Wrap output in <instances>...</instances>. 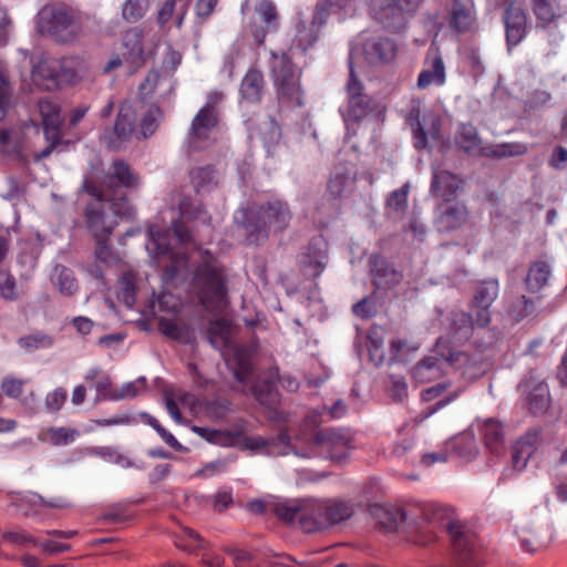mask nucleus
Here are the masks:
<instances>
[{
    "instance_id": "obj_1",
    "label": "nucleus",
    "mask_w": 567,
    "mask_h": 567,
    "mask_svg": "<svg viewBox=\"0 0 567 567\" xmlns=\"http://www.w3.org/2000/svg\"><path fill=\"white\" fill-rule=\"evenodd\" d=\"M189 240L188 229L181 221H175L172 230L152 225L146 250L157 260L165 285L175 287L189 280L203 307L207 311H219L228 305L224 269L208 251H196L188 257L184 249L175 246Z\"/></svg>"
},
{
    "instance_id": "obj_2",
    "label": "nucleus",
    "mask_w": 567,
    "mask_h": 567,
    "mask_svg": "<svg viewBox=\"0 0 567 567\" xmlns=\"http://www.w3.org/2000/svg\"><path fill=\"white\" fill-rule=\"evenodd\" d=\"M235 218L243 224L247 241L259 245L271 234L285 230L290 224L292 214L286 202L275 199L247 212H239Z\"/></svg>"
},
{
    "instance_id": "obj_3",
    "label": "nucleus",
    "mask_w": 567,
    "mask_h": 567,
    "mask_svg": "<svg viewBox=\"0 0 567 567\" xmlns=\"http://www.w3.org/2000/svg\"><path fill=\"white\" fill-rule=\"evenodd\" d=\"M84 189L94 197L86 207V228L95 240L109 238L116 226V216H128L131 208L125 203L110 202L104 193L97 192V187L85 181Z\"/></svg>"
},
{
    "instance_id": "obj_4",
    "label": "nucleus",
    "mask_w": 567,
    "mask_h": 567,
    "mask_svg": "<svg viewBox=\"0 0 567 567\" xmlns=\"http://www.w3.org/2000/svg\"><path fill=\"white\" fill-rule=\"evenodd\" d=\"M35 20L38 32L60 43L73 42L82 32L79 16L65 6H44Z\"/></svg>"
},
{
    "instance_id": "obj_5",
    "label": "nucleus",
    "mask_w": 567,
    "mask_h": 567,
    "mask_svg": "<svg viewBox=\"0 0 567 567\" xmlns=\"http://www.w3.org/2000/svg\"><path fill=\"white\" fill-rule=\"evenodd\" d=\"M269 69L278 99L285 103L301 106L302 90L299 73L288 53L270 51Z\"/></svg>"
},
{
    "instance_id": "obj_6",
    "label": "nucleus",
    "mask_w": 567,
    "mask_h": 567,
    "mask_svg": "<svg viewBox=\"0 0 567 567\" xmlns=\"http://www.w3.org/2000/svg\"><path fill=\"white\" fill-rule=\"evenodd\" d=\"M219 111L200 107L192 120L186 136L188 155L209 148L217 140L219 130Z\"/></svg>"
},
{
    "instance_id": "obj_7",
    "label": "nucleus",
    "mask_w": 567,
    "mask_h": 567,
    "mask_svg": "<svg viewBox=\"0 0 567 567\" xmlns=\"http://www.w3.org/2000/svg\"><path fill=\"white\" fill-rule=\"evenodd\" d=\"M423 0H371L372 18L389 30L402 29Z\"/></svg>"
},
{
    "instance_id": "obj_8",
    "label": "nucleus",
    "mask_w": 567,
    "mask_h": 567,
    "mask_svg": "<svg viewBox=\"0 0 567 567\" xmlns=\"http://www.w3.org/2000/svg\"><path fill=\"white\" fill-rule=\"evenodd\" d=\"M74 76L75 73L66 60L45 58L32 69V82L47 91L58 89L64 81H70Z\"/></svg>"
},
{
    "instance_id": "obj_9",
    "label": "nucleus",
    "mask_w": 567,
    "mask_h": 567,
    "mask_svg": "<svg viewBox=\"0 0 567 567\" xmlns=\"http://www.w3.org/2000/svg\"><path fill=\"white\" fill-rule=\"evenodd\" d=\"M137 186V177L131 171L128 164L122 159L113 162L103 177L102 186L97 192L104 193L110 202L124 203V194L121 188H134Z\"/></svg>"
},
{
    "instance_id": "obj_10",
    "label": "nucleus",
    "mask_w": 567,
    "mask_h": 567,
    "mask_svg": "<svg viewBox=\"0 0 567 567\" xmlns=\"http://www.w3.org/2000/svg\"><path fill=\"white\" fill-rule=\"evenodd\" d=\"M539 440V431L533 430L522 436L511 451V461L501 473L499 481L506 482L513 480L517 474L522 473L536 450Z\"/></svg>"
},
{
    "instance_id": "obj_11",
    "label": "nucleus",
    "mask_w": 567,
    "mask_h": 567,
    "mask_svg": "<svg viewBox=\"0 0 567 567\" xmlns=\"http://www.w3.org/2000/svg\"><path fill=\"white\" fill-rule=\"evenodd\" d=\"M353 49L350 51L349 55V81L347 83V92H348V106L346 110H341V114L346 122L358 121L363 118L369 110H370V99L368 95L363 94V85L358 80L353 70Z\"/></svg>"
},
{
    "instance_id": "obj_12",
    "label": "nucleus",
    "mask_w": 567,
    "mask_h": 567,
    "mask_svg": "<svg viewBox=\"0 0 567 567\" xmlns=\"http://www.w3.org/2000/svg\"><path fill=\"white\" fill-rule=\"evenodd\" d=\"M329 16L326 2L318 3L316 11L310 19L300 16L295 25L293 45L307 51L318 40L319 30Z\"/></svg>"
},
{
    "instance_id": "obj_13",
    "label": "nucleus",
    "mask_w": 567,
    "mask_h": 567,
    "mask_svg": "<svg viewBox=\"0 0 567 567\" xmlns=\"http://www.w3.org/2000/svg\"><path fill=\"white\" fill-rule=\"evenodd\" d=\"M312 441L330 460L341 462L348 456L351 437L343 430L323 429L316 432Z\"/></svg>"
},
{
    "instance_id": "obj_14",
    "label": "nucleus",
    "mask_w": 567,
    "mask_h": 567,
    "mask_svg": "<svg viewBox=\"0 0 567 567\" xmlns=\"http://www.w3.org/2000/svg\"><path fill=\"white\" fill-rule=\"evenodd\" d=\"M499 295V284L496 279H486L478 282L474 289L472 309L475 313V323L485 327L491 321L489 308Z\"/></svg>"
},
{
    "instance_id": "obj_15",
    "label": "nucleus",
    "mask_w": 567,
    "mask_h": 567,
    "mask_svg": "<svg viewBox=\"0 0 567 567\" xmlns=\"http://www.w3.org/2000/svg\"><path fill=\"white\" fill-rule=\"evenodd\" d=\"M243 445L252 452L264 453L269 456L293 453L300 457H310V454L301 453L291 445L290 437L286 432H280L274 440H266L260 436H247L243 439Z\"/></svg>"
},
{
    "instance_id": "obj_16",
    "label": "nucleus",
    "mask_w": 567,
    "mask_h": 567,
    "mask_svg": "<svg viewBox=\"0 0 567 567\" xmlns=\"http://www.w3.org/2000/svg\"><path fill=\"white\" fill-rule=\"evenodd\" d=\"M518 391L526 396V404L532 413L542 414L549 408L548 386L538 375L530 373L518 384Z\"/></svg>"
},
{
    "instance_id": "obj_17",
    "label": "nucleus",
    "mask_w": 567,
    "mask_h": 567,
    "mask_svg": "<svg viewBox=\"0 0 567 567\" xmlns=\"http://www.w3.org/2000/svg\"><path fill=\"white\" fill-rule=\"evenodd\" d=\"M328 243L322 236L313 237L300 255L299 264L308 277H318L328 262Z\"/></svg>"
},
{
    "instance_id": "obj_18",
    "label": "nucleus",
    "mask_w": 567,
    "mask_h": 567,
    "mask_svg": "<svg viewBox=\"0 0 567 567\" xmlns=\"http://www.w3.org/2000/svg\"><path fill=\"white\" fill-rule=\"evenodd\" d=\"M135 114L131 105L123 104L111 131H105L102 138L111 150L121 148L134 132Z\"/></svg>"
},
{
    "instance_id": "obj_19",
    "label": "nucleus",
    "mask_w": 567,
    "mask_h": 567,
    "mask_svg": "<svg viewBox=\"0 0 567 567\" xmlns=\"http://www.w3.org/2000/svg\"><path fill=\"white\" fill-rule=\"evenodd\" d=\"M321 506L316 511L323 516L319 522H309L308 529H327L348 520L353 515V508L348 503L334 499L320 501Z\"/></svg>"
},
{
    "instance_id": "obj_20",
    "label": "nucleus",
    "mask_w": 567,
    "mask_h": 567,
    "mask_svg": "<svg viewBox=\"0 0 567 567\" xmlns=\"http://www.w3.org/2000/svg\"><path fill=\"white\" fill-rule=\"evenodd\" d=\"M368 512L378 528L389 533L399 530L402 523L408 519L406 511L393 504H373L369 506Z\"/></svg>"
},
{
    "instance_id": "obj_21",
    "label": "nucleus",
    "mask_w": 567,
    "mask_h": 567,
    "mask_svg": "<svg viewBox=\"0 0 567 567\" xmlns=\"http://www.w3.org/2000/svg\"><path fill=\"white\" fill-rule=\"evenodd\" d=\"M361 52L368 64L383 65L393 60L396 45L390 38L371 37L362 43Z\"/></svg>"
},
{
    "instance_id": "obj_22",
    "label": "nucleus",
    "mask_w": 567,
    "mask_h": 567,
    "mask_svg": "<svg viewBox=\"0 0 567 567\" xmlns=\"http://www.w3.org/2000/svg\"><path fill=\"white\" fill-rule=\"evenodd\" d=\"M472 427L477 429L491 455L499 456L503 453L505 449V432L503 424L498 420L492 417L477 419L472 424Z\"/></svg>"
},
{
    "instance_id": "obj_23",
    "label": "nucleus",
    "mask_w": 567,
    "mask_h": 567,
    "mask_svg": "<svg viewBox=\"0 0 567 567\" xmlns=\"http://www.w3.org/2000/svg\"><path fill=\"white\" fill-rule=\"evenodd\" d=\"M467 219L466 207L461 203H443L436 209L435 225L440 231H452Z\"/></svg>"
},
{
    "instance_id": "obj_24",
    "label": "nucleus",
    "mask_w": 567,
    "mask_h": 567,
    "mask_svg": "<svg viewBox=\"0 0 567 567\" xmlns=\"http://www.w3.org/2000/svg\"><path fill=\"white\" fill-rule=\"evenodd\" d=\"M445 80L446 73L442 56L437 51H430L425 60L424 69L419 75L417 87L425 90L431 85L441 86L445 83Z\"/></svg>"
},
{
    "instance_id": "obj_25",
    "label": "nucleus",
    "mask_w": 567,
    "mask_h": 567,
    "mask_svg": "<svg viewBox=\"0 0 567 567\" xmlns=\"http://www.w3.org/2000/svg\"><path fill=\"white\" fill-rule=\"evenodd\" d=\"M475 22L474 3L472 0H453L449 10V24L457 32H465Z\"/></svg>"
},
{
    "instance_id": "obj_26",
    "label": "nucleus",
    "mask_w": 567,
    "mask_h": 567,
    "mask_svg": "<svg viewBox=\"0 0 567 567\" xmlns=\"http://www.w3.org/2000/svg\"><path fill=\"white\" fill-rule=\"evenodd\" d=\"M354 186V172L350 165L336 166L328 181L327 190L333 198L348 196Z\"/></svg>"
},
{
    "instance_id": "obj_27",
    "label": "nucleus",
    "mask_w": 567,
    "mask_h": 567,
    "mask_svg": "<svg viewBox=\"0 0 567 567\" xmlns=\"http://www.w3.org/2000/svg\"><path fill=\"white\" fill-rule=\"evenodd\" d=\"M39 112L42 117V125L45 138H61L62 116L60 106L48 100L42 99L39 101Z\"/></svg>"
},
{
    "instance_id": "obj_28",
    "label": "nucleus",
    "mask_w": 567,
    "mask_h": 567,
    "mask_svg": "<svg viewBox=\"0 0 567 567\" xmlns=\"http://www.w3.org/2000/svg\"><path fill=\"white\" fill-rule=\"evenodd\" d=\"M503 20L506 29L507 43L509 45L518 44L525 35L526 16L524 10L518 6L509 4Z\"/></svg>"
},
{
    "instance_id": "obj_29",
    "label": "nucleus",
    "mask_w": 567,
    "mask_h": 567,
    "mask_svg": "<svg viewBox=\"0 0 567 567\" xmlns=\"http://www.w3.org/2000/svg\"><path fill=\"white\" fill-rule=\"evenodd\" d=\"M278 379V370H270L268 375L256 381L252 385V395L262 405L272 408L279 401V394L276 389V380Z\"/></svg>"
},
{
    "instance_id": "obj_30",
    "label": "nucleus",
    "mask_w": 567,
    "mask_h": 567,
    "mask_svg": "<svg viewBox=\"0 0 567 567\" xmlns=\"http://www.w3.org/2000/svg\"><path fill=\"white\" fill-rule=\"evenodd\" d=\"M443 362L435 355L422 359L412 370V377L416 382L424 383L439 379L443 372Z\"/></svg>"
},
{
    "instance_id": "obj_31",
    "label": "nucleus",
    "mask_w": 567,
    "mask_h": 567,
    "mask_svg": "<svg viewBox=\"0 0 567 567\" xmlns=\"http://www.w3.org/2000/svg\"><path fill=\"white\" fill-rule=\"evenodd\" d=\"M461 184L460 178L447 172L435 169L433 173V181L431 190L439 197L449 199L450 196L454 195Z\"/></svg>"
},
{
    "instance_id": "obj_32",
    "label": "nucleus",
    "mask_w": 567,
    "mask_h": 567,
    "mask_svg": "<svg viewBox=\"0 0 567 567\" xmlns=\"http://www.w3.org/2000/svg\"><path fill=\"white\" fill-rule=\"evenodd\" d=\"M455 143L460 150L471 155L482 153V141L477 130L471 124H462L455 135Z\"/></svg>"
},
{
    "instance_id": "obj_33",
    "label": "nucleus",
    "mask_w": 567,
    "mask_h": 567,
    "mask_svg": "<svg viewBox=\"0 0 567 567\" xmlns=\"http://www.w3.org/2000/svg\"><path fill=\"white\" fill-rule=\"evenodd\" d=\"M189 176L198 194L209 193L219 182L218 173L210 165L193 168Z\"/></svg>"
},
{
    "instance_id": "obj_34",
    "label": "nucleus",
    "mask_w": 567,
    "mask_h": 567,
    "mask_svg": "<svg viewBox=\"0 0 567 567\" xmlns=\"http://www.w3.org/2000/svg\"><path fill=\"white\" fill-rule=\"evenodd\" d=\"M51 282L65 297H71L79 290L73 271L63 265H56L51 272Z\"/></svg>"
},
{
    "instance_id": "obj_35",
    "label": "nucleus",
    "mask_w": 567,
    "mask_h": 567,
    "mask_svg": "<svg viewBox=\"0 0 567 567\" xmlns=\"http://www.w3.org/2000/svg\"><path fill=\"white\" fill-rule=\"evenodd\" d=\"M415 114V124H411L414 130V137H415V147L417 148H424L427 144V136H431L432 138L439 137L440 132V120L435 115H430L429 120L431 122V127L425 128V122L422 124L419 120V111L412 110L411 111V117Z\"/></svg>"
},
{
    "instance_id": "obj_36",
    "label": "nucleus",
    "mask_w": 567,
    "mask_h": 567,
    "mask_svg": "<svg viewBox=\"0 0 567 567\" xmlns=\"http://www.w3.org/2000/svg\"><path fill=\"white\" fill-rule=\"evenodd\" d=\"M260 138L269 156L274 155L275 147L279 144L280 127L271 117H264L257 126Z\"/></svg>"
},
{
    "instance_id": "obj_37",
    "label": "nucleus",
    "mask_w": 567,
    "mask_h": 567,
    "mask_svg": "<svg viewBox=\"0 0 567 567\" xmlns=\"http://www.w3.org/2000/svg\"><path fill=\"white\" fill-rule=\"evenodd\" d=\"M264 78L259 71L250 70L241 81L240 91L248 102L256 103L261 99Z\"/></svg>"
},
{
    "instance_id": "obj_38",
    "label": "nucleus",
    "mask_w": 567,
    "mask_h": 567,
    "mask_svg": "<svg viewBox=\"0 0 567 567\" xmlns=\"http://www.w3.org/2000/svg\"><path fill=\"white\" fill-rule=\"evenodd\" d=\"M208 340L210 344L223 350L231 347V327L226 320H215L208 328Z\"/></svg>"
},
{
    "instance_id": "obj_39",
    "label": "nucleus",
    "mask_w": 567,
    "mask_h": 567,
    "mask_svg": "<svg viewBox=\"0 0 567 567\" xmlns=\"http://www.w3.org/2000/svg\"><path fill=\"white\" fill-rule=\"evenodd\" d=\"M79 436V432L75 429L60 426L49 427L42 431L38 439L42 442H47L53 446L68 445L75 441Z\"/></svg>"
},
{
    "instance_id": "obj_40",
    "label": "nucleus",
    "mask_w": 567,
    "mask_h": 567,
    "mask_svg": "<svg viewBox=\"0 0 567 567\" xmlns=\"http://www.w3.org/2000/svg\"><path fill=\"white\" fill-rule=\"evenodd\" d=\"M549 276V265L545 261H536L527 274L526 285L528 290L532 292L540 290L547 284Z\"/></svg>"
},
{
    "instance_id": "obj_41",
    "label": "nucleus",
    "mask_w": 567,
    "mask_h": 567,
    "mask_svg": "<svg viewBox=\"0 0 567 567\" xmlns=\"http://www.w3.org/2000/svg\"><path fill=\"white\" fill-rule=\"evenodd\" d=\"M158 328L161 332L164 333L165 336L178 340L181 342L187 343L192 339V334L188 327L173 319L165 317L159 318Z\"/></svg>"
},
{
    "instance_id": "obj_42",
    "label": "nucleus",
    "mask_w": 567,
    "mask_h": 567,
    "mask_svg": "<svg viewBox=\"0 0 567 567\" xmlns=\"http://www.w3.org/2000/svg\"><path fill=\"white\" fill-rule=\"evenodd\" d=\"M443 528L449 533L454 547L462 551L467 549L470 543V534L460 520L449 518L446 523H442Z\"/></svg>"
},
{
    "instance_id": "obj_43",
    "label": "nucleus",
    "mask_w": 567,
    "mask_h": 567,
    "mask_svg": "<svg viewBox=\"0 0 567 567\" xmlns=\"http://www.w3.org/2000/svg\"><path fill=\"white\" fill-rule=\"evenodd\" d=\"M532 8L538 21L546 25L563 16L560 8L555 7L549 0H530Z\"/></svg>"
},
{
    "instance_id": "obj_44",
    "label": "nucleus",
    "mask_w": 567,
    "mask_h": 567,
    "mask_svg": "<svg viewBox=\"0 0 567 567\" xmlns=\"http://www.w3.org/2000/svg\"><path fill=\"white\" fill-rule=\"evenodd\" d=\"M410 184L405 183L401 188L393 190L386 199V208L394 217L403 216L408 207V194Z\"/></svg>"
},
{
    "instance_id": "obj_45",
    "label": "nucleus",
    "mask_w": 567,
    "mask_h": 567,
    "mask_svg": "<svg viewBox=\"0 0 567 567\" xmlns=\"http://www.w3.org/2000/svg\"><path fill=\"white\" fill-rule=\"evenodd\" d=\"M303 505L305 499L280 503L275 505L274 512L279 519L286 523H292L297 519L300 523Z\"/></svg>"
},
{
    "instance_id": "obj_46",
    "label": "nucleus",
    "mask_w": 567,
    "mask_h": 567,
    "mask_svg": "<svg viewBox=\"0 0 567 567\" xmlns=\"http://www.w3.org/2000/svg\"><path fill=\"white\" fill-rule=\"evenodd\" d=\"M13 86L6 66L0 63V120L4 118L12 105Z\"/></svg>"
},
{
    "instance_id": "obj_47",
    "label": "nucleus",
    "mask_w": 567,
    "mask_h": 567,
    "mask_svg": "<svg viewBox=\"0 0 567 567\" xmlns=\"http://www.w3.org/2000/svg\"><path fill=\"white\" fill-rule=\"evenodd\" d=\"M145 378L141 377L135 381L123 384L118 390H113L104 395V399H109L111 401H121V400H130L138 395L141 390L145 385Z\"/></svg>"
},
{
    "instance_id": "obj_48",
    "label": "nucleus",
    "mask_w": 567,
    "mask_h": 567,
    "mask_svg": "<svg viewBox=\"0 0 567 567\" xmlns=\"http://www.w3.org/2000/svg\"><path fill=\"white\" fill-rule=\"evenodd\" d=\"M18 344L28 352L48 349L53 346V338L43 332H34L19 338Z\"/></svg>"
},
{
    "instance_id": "obj_49",
    "label": "nucleus",
    "mask_w": 567,
    "mask_h": 567,
    "mask_svg": "<svg viewBox=\"0 0 567 567\" xmlns=\"http://www.w3.org/2000/svg\"><path fill=\"white\" fill-rule=\"evenodd\" d=\"M193 431L197 433L199 436L206 439L208 442L221 446L233 445L237 441V436L228 432L199 426H194Z\"/></svg>"
},
{
    "instance_id": "obj_50",
    "label": "nucleus",
    "mask_w": 567,
    "mask_h": 567,
    "mask_svg": "<svg viewBox=\"0 0 567 567\" xmlns=\"http://www.w3.org/2000/svg\"><path fill=\"white\" fill-rule=\"evenodd\" d=\"M473 323L474 321L472 317L464 311H453L450 315L451 329L460 338H468L473 328Z\"/></svg>"
},
{
    "instance_id": "obj_51",
    "label": "nucleus",
    "mask_w": 567,
    "mask_h": 567,
    "mask_svg": "<svg viewBox=\"0 0 567 567\" xmlns=\"http://www.w3.org/2000/svg\"><path fill=\"white\" fill-rule=\"evenodd\" d=\"M123 45L127 49L128 58L133 61H140L143 55L142 35L137 29L128 30L123 38Z\"/></svg>"
},
{
    "instance_id": "obj_52",
    "label": "nucleus",
    "mask_w": 567,
    "mask_h": 567,
    "mask_svg": "<svg viewBox=\"0 0 567 567\" xmlns=\"http://www.w3.org/2000/svg\"><path fill=\"white\" fill-rule=\"evenodd\" d=\"M258 20L265 24L268 31H272L278 25V14L276 7L268 0L260 1L256 7Z\"/></svg>"
},
{
    "instance_id": "obj_53",
    "label": "nucleus",
    "mask_w": 567,
    "mask_h": 567,
    "mask_svg": "<svg viewBox=\"0 0 567 567\" xmlns=\"http://www.w3.org/2000/svg\"><path fill=\"white\" fill-rule=\"evenodd\" d=\"M148 9V0H126L122 8V17L127 22L142 19Z\"/></svg>"
},
{
    "instance_id": "obj_54",
    "label": "nucleus",
    "mask_w": 567,
    "mask_h": 567,
    "mask_svg": "<svg viewBox=\"0 0 567 567\" xmlns=\"http://www.w3.org/2000/svg\"><path fill=\"white\" fill-rule=\"evenodd\" d=\"M455 453L465 460H473L478 455L480 449L473 437L464 435L452 443Z\"/></svg>"
},
{
    "instance_id": "obj_55",
    "label": "nucleus",
    "mask_w": 567,
    "mask_h": 567,
    "mask_svg": "<svg viewBox=\"0 0 567 567\" xmlns=\"http://www.w3.org/2000/svg\"><path fill=\"white\" fill-rule=\"evenodd\" d=\"M551 100L548 91L535 89L526 93L524 97L525 110L528 112L538 111L545 107Z\"/></svg>"
},
{
    "instance_id": "obj_56",
    "label": "nucleus",
    "mask_w": 567,
    "mask_h": 567,
    "mask_svg": "<svg viewBox=\"0 0 567 567\" xmlns=\"http://www.w3.org/2000/svg\"><path fill=\"white\" fill-rule=\"evenodd\" d=\"M383 334L382 329L373 328L370 330L368 334V349L370 353V359L375 363L380 364L383 361Z\"/></svg>"
},
{
    "instance_id": "obj_57",
    "label": "nucleus",
    "mask_w": 567,
    "mask_h": 567,
    "mask_svg": "<svg viewBox=\"0 0 567 567\" xmlns=\"http://www.w3.org/2000/svg\"><path fill=\"white\" fill-rule=\"evenodd\" d=\"M321 506L320 501H311V499H305V505L301 514V520H300V527L306 533H315L319 532L320 529H308V523L309 522H319L320 518L323 516L321 513L319 514L316 509Z\"/></svg>"
},
{
    "instance_id": "obj_58",
    "label": "nucleus",
    "mask_w": 567,
    "mask_h": 567,
    "mask_svg": "<svg viewBox=\"0 0 567 567\" xmlns=\"http://www.w3.org/2000/svg\"><path fill=\"white\" fill-rule=\"evenodd\" d=\"M0 296L9 301H14L20 297L16 278L6 270H0Z\"/></svg>"
},
{
    "instance_id": "obj_59",
    "label": "nucleus",
    "mask_w": 567,
    "mask_h": 567,
    "mask_svg": "<svg viewBox=\"0 0 567 567\" xmlns=\"http://www.w3.org/2000/svg\"><path fill=\"white\" fill-rule=\"evenodd\" d=\"M20 147V136L14 130H4L0 132V152L6 155L18 153Z\"/></svg>"
},
{
    "instance_id": "obj_60",
    "label": "nucleus",
    "mask_w": 567,
    "mask_h": 567,
    "mask_svg": "<svg viewBox=\"0 0 567 567\" xmlns=\"http://www.w3.org/2000/svg\"><path fill=\"white\" fill-rule=\"evenodd\" d=\"M162 118V112L157 106H152L144 115L141 123V133L144 138L154 134Z\"/></svg>"
},
{
    "instance_id": "obj_61",
    "label": "nucleus",
    "mask_w": 567,
    "mask_h": 567,
    "mask_svg": "<svg viewBox=\"0 0 567 567\" xmlns=\"http://www.w3.org/2000/svg\"><path fill=\"white\" fill-rule=\"evenodd\" d=\"M204 539L195 530L185 527L183 534L178 536L176 545L184 550H194L195 548L203 547Z\"/></svg>"
},
{
    "instance_id": "obj_62",
    "label": "nucleus",
    "mask_w": 567,
    "mask_h": 567,
    "mask_svg": "<svg viewBox=\"0 0 567 567\" xmlns=\"http://www.w3.org/2000/svg\"><path fill=\"white\" fill-rule=\"evenodd\" d=\"M375 277L379 278L377 281L378 286H393L401 281L402 275L390 266H382L374 268Z\"/></svg>"
},
{
    "instance_id": "obj_63",
    "label": "nucleus",
    "mask_w": 567,
    "mask_h": 567,
    "mask_svg": "<svg viewBox=\"0 0 567 567\" xmlns=\"http://www.w3.org/2000/svg\"><path fill=\"white\" fill-rule=\"evenodd\" d=\"M4 540L16 546H24L27 544L38 545V540L21 528L6 530L2 534Z\"/></svg>"
},
{
    "instance_id": "obj_64",
    "label": "nucleus",
    "mask_w": 567,
    "mask_h": 567,
    "mask_svg": "<svg viewBox=\"0 0 567 567\" xmlns=\"http://www.w3.org/2000/svg\"><path fill=\"white\" fill-rule=\"evenodd\" d=\"M24 381L12 375H6L2 378L0 388L3 393L12 399H17L22 394Z\"/></svg>"
}]
</instances>
